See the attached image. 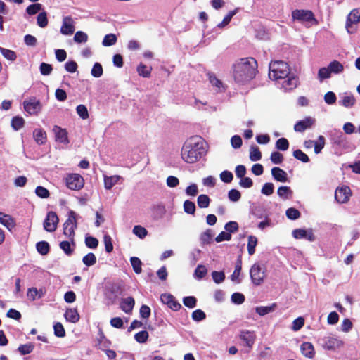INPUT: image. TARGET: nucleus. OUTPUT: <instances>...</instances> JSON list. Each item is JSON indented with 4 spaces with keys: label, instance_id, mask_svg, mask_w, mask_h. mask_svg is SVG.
<instances>
[{
    "label": "nucleus",
    "instance_id": "obj_39",
    "mask_svg": "<svg viewBox=\"0 0 360 360\" xmlns=\"http://www.w3.org/2000/svg\"><path fill=\"white\" fill-rule=\"evenodd\" d=\"M117 38L115 34H106L102 41L103 46H110L114 45L117 42Z\"/></svg>",
    "mask_w": 360,
    "mask_h": 360
},
{
    "label": "nucleus",
    "instance_id": "obj_21",
    "mask_svg": "<svg viewBox=\"0 0 360 360\" xmlns=\"http://www.w3.org/2000/svg\"><path fill=\"white\" fill-rule=\"evenodd\" d=\"M356 102V100L354 96L348 93H344L341 96V99L339 101L340 105L347 108L353 107Z\"/></svg>",
    "mask_w": 360,
    "mask_h": 360
},
{
    "label": "nucleus",
    "instance_id": "obj_1",
    "mask_svg": "<svg viewBox=\"0 0 360 360\" xmlns=\"http://www.w3.org/2000/svg\"><path fill=\"white\" fill-rule=\"evenodd\" d=\"M208 149V143L202 137L192 136L183 143L181 158L187 164H195L206 156Z\"/></svg>",
    "mask_w": 360,
    "mask_h": 360
},
{
    "label": "nucleus",
    "instance_id": "obj_3",
    "mask_svg": "<svg viewBox=\"0 0 360 360\" xmlns=\"http://www.w3.org/2000/svg\"><path fill=\"white\" fill-rule=\"evenodd\" d=\"M345 68L340 61L333 60L329 63L328 66L321 68L317 73V79L320 82L330 79L333 74L340 75L344 72Z\"/></svg>",
    "mask_w": 360,
    "mask_h": 360
},
{
    "label": "nucleus",
    "instance_id": "obj_31",
    "mask_svg": "<svg viewBox=\"0 0 360 360\" xmlns=\"http://www.w3.org/2000/svg\"><path fill=\"white\" fill-rule=\"evenodd\" d=\"M214 233L211 229H207L200 234V240L202 244H210L212 242Z\"/></svg>",
    "mask_w": 360,
    "mask_h": 360
},
{
    "label": "nucleus",
    "instance_id": "obj_27",
    "mask_svg": "<svg viewBox=\"0 0 360 360\" xmlns=\"http://www.w3.org/2000/svg\"><path fill=\"white\" fill-rule=\"evenodd\" d=\"M122 179L119 175L106 176L104 175V187L107 190L111 189Z\"/></svg>",
    "mask_w": 360,
    "mask_h": 360
},
{
    "label": "nucleus",
    "instance_id": "obj_38",
    "mask_svg": "<svg viewBox=\"0 0 360 360\" xmlns=\"http://www.w3.org/2000/svg\"><path fill=\"white\" fill-rule=\"evenodd\" d=\"M210 198L207 195L201 194L198 197L197 203L200 208H207L209 207Z\"/></svg>",
    "mask_w": 360,
    "mask_h": 360
},
{
    "label": "nucleus",
    "instance_id": "obj_33",
    "mask_svg": "<svg viewBox=\"0 0 360 360\" xmlns=\"http://www.w3.org/2000/svg\"><path fill=\"white\" fill-rule=\"evenodd\" d=\"M262 158V153L257 146H252L250 148V159L252 162L260 160Z\"/></svg>",
    "mask_w": 360,
    "mask_h": 360
},
{
    "label": "nucleus",
    "instance_id": "obj_15",
    "mask_svg": "<svg viewBox=\"0 0 360 360\" xmlns=\"http://www.w3.org/2000/svg\"><path fill=\"white\" fill-rule=\"evenodd\" d=\"M75 22L70 16H65L63 18L60 33L63 35H71L75 32Z\"/></svg>",
    "mask_w": 360,
    "mask_h": 360
},
{
    "label": "nucleus",
    "instance_id": "obj_6",
    "mask_svg": "<svg viewBox=\"0 0 360 360\" xmlns=\"http://www.w3.org/2000/svg\"><path fill=\"white\" fill-rule=\"evenodd\" d=\"M77 228L76 213L74 211H70L68 217L63 224V234L73 243L75 240V231Z\"/></svg>",
    "mask_w": 360,
    "mask_h": 360
},
{
    "label": "nucleus",
    "instance_id": "obj_8",
    "mask_svg": "<svg viewBox=\"0 0 360 360\" xmlns=\"http://www.w3.org/2000/svg\"><path fill=\"white\" fill-rule=\"evenodd\" d=\"M66 186L72 191H79L84 187V179L79 174H67L65 177Z\"/></svg>",
    "mask_w": 360,
    "mask_h": 360
},
{
    "label": "nucleus",
    "instance_id": "obj_42",
    "mask_svg": "<svg viewBox=\"0 0 360 360\" xmlns=\"http://www.w3.org/2000/svg\"><path fill=\"white\" fill-rule=\"evenodd\" d=\"M37 250L41 255H46L49 252V245L46 241H41L37 243Z\"/></svg>",
    "mask_w": 360,
    "mask_h": 360
},
{
    "label": "nucleus",
    "instance_id": "obj_37",
    "mask_svg": "<svg viewBox=\"0 0 360 360\" xmlns=\"http://www.w3.org/2000/svg\"><path fill=\"white\" fill-rule=\"evenodd\" d=\"M25 124V120L22 117H13L11 120V127L15 131H18L23 127Z\"/></svg>",
    "mask_w": 360,
    "mask_h": 360
},
{
    "label": "nucleus",
    "instance_id": "obj_18",
    "mask_svg": "<svg viewBox=\"0 0 360 360\" xmlns=\"http://www.w3.org/2000/svg\"><path fill=\"white\" fill-rule=\"evenodd\" d=\"M315 123V119L311 117H307L304 120L298 121L294 126V129L297 132H302L310 128Z\"/></svg>",
    "mask_w": 360,
    "mask_h": 360
},
{
    "label": "nucleus",
    "instance_id": "obj_56",
    "mask_svg": "<svg viewBox=\"0 0 360 360\" xmlns=\"http://www.w3.org/2000/svg\"><path fill=\"white\" fill-rule=\"evenodd\" d=\"M276 147L281 150H286L289 147L288 141L285 138H281L276 142Z\"/></svg>",
    "mask_w": 360,
    "mask_h": 360
},
{
    "label": "nucleus",
    "instance_id": "obj_51",
    "mask_svg": "<svg viewBox=\"0 0 360 360\" xmlns=\"http://www.w3.org/2000/svg\"><path fill=\"white\" fill-rule=\"evenodd\" d=\"M275 304L271 306H265V307H257L255 310L256 312L260 316H264L274 310Z\"/></svg>",
    "mask_w": 360,
    "mask_h": 360
},
{
    "label": "nucleus",
    "instance_id": "obj_46",
    "mask_svg": "<svg viewBox=\"0 0 360 360\" xmlns=\"http://www.w3.org/2000/svg\"><path fill=\"white\" fill-rule=\"evenodd\" d=\"M184 210L189 214H194L195 212V205L193 202L186 200L184 202Z\"/></svg>",
    "mask_w": 360,
    "mask_h": 360
},
{
    "label": "nucleus",
    "instance_id": "obj_20",
    "mask_svg": "<svg viewBox=\"0 0 360 360\" xmlns=\"http://www.w3.org/2000/svg\"><path fill=\"white\" fill-rule=\"evenodd\" d=\"M160 300L163 304H167L169 308H171L172 309H173L174 311L179 309L181 307V304L179 303H178L175 300L173 295H172L170 294H167V293L162 294L160 296Z\"/></svg>",
    "mask_w": 360,
    "mask_h": 360
},
{
    "label": "nucleus",
    "instance_id": "obj_24",
    "mask_svg": "<svg viewBox=\"0 0 360 360\" xmlns=\"http://www.w3.org/2000/svg\"><path fill=\"white\" fill-rule=\"evenodd\" d=\"M135 302L133 297H128L127 298L122 299L120 302V308L126 314H130L133 310Z\"/></svg>",
    "mask_w": 360,
    "mask_h": 360
},
{
    "label": "nucleus",
    "instance_id": "obj_9",
    "mask_svg": "<svg viewBox=\"0 0 360 360\" xmlns=\"http://www.w3.org/2000/svg\"><path fill=\"white\" fill-rule=\"evenodd\" d=\"M277 85L284 91H290L295 89L298 85V78L289 73L288 76L281 79L277 82Z\"/></svg>",
    "mask_w": 360,
    "mask_h": 360
},
{
    "label": "nucleus",
    "instance_id": "obj_59",
    "mask_svg": "<svg viewBox=\"0 0 360 360\" xmlns=\"http://www.w3.org/2000/svg\"><path fill=\"white\" fill-rule=\"evenodd\" d=\"M197 300L193 296L185 297L183 300L184 304L188 308H194L196 306Z\"/></svg>",
    "mask_w": 360,
    "mask_h": 360
},
{
    "label": "nucleus",
    "instance_id": "obj_7",
    "mask_svg": "<svg viewBox=\"0 0 360 360\" xmlns=\"http://www.w3.org/2000/svg\"><path fill=\"white\" fill-rule=\"evenodd\" d=\"M360 22V8L352 9L347 16L345 28L349 34L357 31L356 25Z\"/></svg>",
    "mask_w": 360,
    "mask_h": 360
},
{
    "label": "nucleus",
    "instance_id": "obj_36",
    "mask_svg": "<svg viewBox=\"0 0 360 360\" xmlns=\"http://www.w3.org/2000/svg\"><path fill=\"white\" fill-rule=\"evenodd\" d=\"M241 261L239 260L236 264L235 269L233 274L231 275V280L233 282H235L236 283H240V279L239 278V276L241 271Z\"/></svg>",
    "mask_w": 360,
    "mask_h": 360
},
{
    "label": "nucleus",
    "instance_id": "obj_19",
    "mask_svg": "<svg viewBox=\"0 0 360 360\" xmlns=\"http://www.w3.org/2000/svg\"><path fill=\"white\" fill-rule=\"evenodd\" d=\"M53 131L55 134V139L57 142L63 144H68L69 143L68 132L65 129L55 126L53 129Z\"/></svg>",
    "mask_w": 360,
    "mask_h": 360
},
{
    "label": "nucleus",
    "instance_id": "obj_32",
    "mask_svg": "<svg viewBox=\"0 0 360 360\" xmlns=\"http://www.w3.org/2000/svg\"><path fill=\"white\" fill-rule=\"evenodd\" d=\"M209 81L212 86L215 87L217 91H221L224 89V86L222 82L219 79L214 75L208 74Z\"/></svg>",
    "mask_w": 360,
    "mask_h": 360
},
{
    "label": "nucleus",
    "instance_id": "obj_13",
    "mask_svg": "<svg viewBox=\"0 0 360 360\" xmlns=\"http://www.w3.org/2000/svg\"><path fill=\"white\" fill-rule=\"evenodd\" d=\"M292 17L294 20H297L301 22H308L315 20L313 13L308 10H295L292 12Z\"/></svg>",
    "mask_w": 360,
    "mask_h": 360
},
{
    "label": "nucleus",
    "instance_id": "obj_11",
    "mask_svg": "<svg viewBox=\"0 0 360 360\" xmlns=\"http://www.w3.org/2000/svg\"><path fill=\"white\" fill-rule=\"evenodd\" d=\"M352 196V191L347 186L338 187L335 192V199L340 204L347 203Z\"/></svg>",
    "mask_w": 360,
    "mask_h": 360
},
{
    "label": "nucleus",
    "instance_id": "obj_50",
    "mask_svg": "<svg viewBox=\"0 0 360 360\" xmlns=\"http://www.w3.org/2000/svg\"><path fill=\"white\" fill-rule=\"evenodd\" d=\"M103 67L98 63H96L91 70V75L96 78L101 77L103 75Z\"/></svg>",
    "mask_w": 360,
    "mask_h": 360
},
{
    "label": "nucleus",
    "instance_id": "obj_49",
    "mask_svg": "<svg viewBox=\"0 0 360 360\" xmlns=\"http://www.w3.org/2000/svg\"><path fill=\"white\" fill-rule=\"evenodd\" d=\"M325 146V138L323 136H319L318 140L314 141V153L319 154Z\"/></svg>",
    "mask_w": 360,
    "mask_h": 360
},
{
    "label": "nucleus",
    "instance_id": "obj_25",
    "mask_svg": "<svg viewBox=\"0 0 360 360\" xmlns=\"http://www.w3.org/2000/svg\"><path fill=\"white\" fill-rule=\"evenodd\" d=\"M64 316L67 321L75 323L79 320V314L76 309H67Z\"/></svg>",
    "mask_w": 360,
    "mask_h": 360
},
{
    "label": "nucleus",
    "instance_id": "obj_29",
    "mask_svg": "<svg viewBox=\"0 0 360 360\" xmlns=\"http://www.w3.org/2000/svg\"><path fill=\"white\" fill-rule=\"evenodd\" d=\"M59 246L67 255H71L75 247V242L73 240L72 243L71 240L68 239V240L60 242Z\"/></svg>",
    "mask_w": 360,
    "mask_h": 360
},
{
    "label": "nucleus",
    "instance_id": "obj_41",
    "mask_svg": "<svg viewBox=\"0 0 360 360\" xmlns=\"http://www.w3.org/2000/svg\"><path fill=\"white\" fill-rule=\"evenodd\" d=\"M82 262L86 266H91L96 263V257L94 253L89 252L83 257Z\"/></svg>",
    "mask_w": 360,
    "mask_h": 360
},
{
    "label": "nucleus",
    "instance_id": "obj_43",
    "mask_svg": "<svg viewBox=\"0 0 360 360\" xmlns=\"http://www.w3.org/2000/svg\"><path fill=\"white\" fill-rule=\"evenodd\" d=\"M132 232L134 235L141 239L144 238L148 234L147 230L140 225L135 226L133 228Z\"/></svg>",
    "mask_w": 360,
    "mask_h": 360
},
{
    "label": "nucleus",
    "instance_id": "obj_22",
    "mask_svg": "<svg viewBox=\"0 0 360 360\" xmlns=\"http://www.w3.org/2000/svg\"><path fill=\"white\" fill-rule=\"evenodd\" d=\"M0 224L11 231L15 226L14 219L9 214L0 212Z\"/></svg>",
    "mask_w": 360,
    "mask_h": 360
},
{
    "label": "nucleus",
    "instance_id": "obj_48",
    "mask_svg": "<svg viewBox=\"0 0 360 360\" xmlns=\"http://www.w3.org/2000/svg\"><path fill=\"white\" fill-rule=\"evenodd\" d=\"M37 25L40 27L44 28L46 27L48 25L47 13L45 11L41 12L37 16Z\"/></svg>",
    "mask_w": 360,
    "mask_h": 360
},
{
    "label": "nucleus",
    "instance_id": "obj_53",
    "mask_svg": "<svg viewBox=\"0 0 360 360\" xmlns=\"http://www.w3.org/2000/svg\"><path fill=\"white\" fill-rule=\"evenodd\" d=\"M18 349L22 355L28 354L33 351L34 345L32 343L20 345Z\"/></svg>",
    "mask_w": 360,
    "mask_h": 360
},
{
    "label": "nucleus",
    "instance_id": "obj_60",
    "mask_svg": "<svg viewBox=\"0 0 360 360\" xmlns=\"http://www.w3.org/2000/svg\"><path fill=\"white\" fill-rule=\"evenodd\" d=\"M135 340L139 343L146 342L148 338V333L146 330H142L134 335Z\"/></svg>",
    "mask_w": 360,
    "mask_h": 360
},
{
    "label": "nucleus",
    "instance_id": "obj_57",
    "mask_svg": "<svg viewBox=\"0 0 360 360\" xmlns=\"http://www.w3.org/2000/svg\"><path fill=\"white\" fill-rule=\"evenodd\" d=\"M293 156L302 161V162H308L309 161V157L307 156V154H305L304 153H303L301 150L300 149H297V150H295L294 152H293Z\"/></svg>",
    "mask_w": 360,
    "mask_h": 360
},
{
    "label": "nucleus",
    "instance_id": "obj_16",
    "mask_svg": "<svg viewBox=\"0 0 360 360\" xmlns=\"http://www.w3.org/2000/svg\"><path fill=\"white\" fill-rule=\"evenodd\" d=\"M240 340L244 342V345L251 349L256 340V334L254 331L243 330L239 335Z\"/></svg>",
    "mask_w": 360,
    "mask_h": 360
},
{
    "label": "nucleus",
    "instance_id": "obj_5",
    "mask_svg": "<svg viewBox=\"0 0 360 360\" xmlns=\"http://www.w3.org/2000/svg\"><path fill=\"white\" fill-rule=\"evenodd\" d=\"M266 267L257 262L250 269V276L252 284L255 286L262 285L266 277Z\"/></svg>",
    "mask_w": 360,
    "mask_h": 360
},
{
    "label": "nucleus",
    "instance_id": "obj_35",
    "mask_svg": "<svg viewBox=\"0 0 360 360\" xmlns=\"http://www.w3.org/2000/svg\"><path fill=\"white\" fill-rule=\"evenodd\" d=\"M238 8L233 11H229L228 13V14L224 18L222 22H221L220 23H219L217 25V27L219 28H223L225 26H226L227 25H229L231 18L238 13Z\"/></svg>",
    "mask_w": 360,
    "mask_h": 360
},
{
    "label": "nucleus",
    "instance_id": "obj_23",
    "mask_svg": "<svg viewBox=\"0 0 360 360\" xmlns=\"http://www.w3.org/2000/svg\"><path fill=\"white\" fill-rule=\"evenodd\" d=\"M271 175L273 178L279 182H286L288 181V174L282 169L275 167L271 169Z\"/></svg>",
    "mask_w": 360,
    "mask_h": 360
},
{
    "label": "nucleus",
    "instance_id": "obj_55",
    "mask_svg": "<svg viewBox=\"0 0 360 360\" xmlns=\"http://www.w3.org/2000/svg\"><path fill=\"white\" fill-rule=\"evenodd\" d=\"M207 273V268L203 265H198L195 270L194 276L198 279L202 278Z\"/></svg>",
    "mask_w": 360,
    "mask_h": 360
},
{
    "label": "nucleus",
    "instance_id": "obj_12",
    "mask_svg": "<svg viewBox=\"0 0 360 360\" xmlns=\"http://www.w3.org/2000/svg\"><path fill=\"white\" fill-rule=\"evenodd\" d=\"M59 219L55 212L50 211L47 213L44 221V229L48 232H53L57 228Z\"/></svg>",
    "mask_w": 360,
    "mask_h": 360
},
{
    "label": "nucleus",
    "instance_id": "obj_45",
    "mask_svg": "<svg viewBox=\"0 0 360 360\" xmlns=\"http://www.w3.org/2000/svg\"><path fill=\"white\" fill-rule=\"evenodd\" d=\"M74 41L77 44L86 43L88 41V35L82 31H77L75 34Z\"/></svg>",
    "mask_w": 360,
    "mask_h": 360
},
{
    "label": "nucleus",
    "instance_id": "obj_26",
    "mask_svg": "<svg viewBox=\"0 0 360 360\" xmlns=\"http://www.w3.org/2000/svg\"><path fill=\"white\" fill-rule=\"evenodd\" d=\"M302 354L307 358H313L314 356V348L311 342H305L300 347Z\"/></svg>",
    "mask_w": 360,
    "mask_h": 360
},
{
    "label": "nucleus",
    "instance_id": "obj_58",
    "mask_svg": "<svg viewBox=\"0 0 360 360\" xmlns=\"http://www.w3.org/2000/svg\"><path fill=\"white\" fill-rule=\"evenodd\" d=\"M274 186L272 183H265L261 190V193L265 195H270L274 193Z\"/></svg>",
    "mask_w": 360,
    "mask_h": 360
},
{
    "label": "nucleus",
    "instance_id": "obj_40",
    "mask_svg": "<svg viewBox=\"0 0 360 360\" xmlns=\"http://www.w3.org/2000/svg\"><path fill=\"white\" fill-rule=\"evenodd\" d=\"M131 264L135 273L140 274L142 271V262L139 258L136 257H131L130 258Z\"/></svg>",
    "mask_w": 360,
    "mask_h": 360
},
{
    "label": "nucleus",
    "instance_id": "obj_63",
    "mask_svg": "<svg viewBox=\"0 0 360 360\" xmlns=\"http://www.w3.org/2000/svg\"><path fill=\"white\" fill-rule=\"evenodd\" d=\"M228 198L232 202H237L241 198L240 193L236 189H231L228 193Z\"/></svg>",
    "mask_w": 360,
    "mask_h": 360
},
{
    "label": "nucleus",
    "instance_id": "obj_10",
    "mask_svg": "<svg viewBox=\"0 0 360 360\" xmlns=\"http://www.w3.org/2000/svg\"><path fill=\"white\" fill-rule=\"evenodd\" d=\"M25 110L30 115H37L41 110L42 105L39 100L32 97L23 101Z\"/></svg>",
    "mask_w": 360,
    "mask_h": 360
},
{
    "label": "nucleus",
    "instance_id": "obj_54",
    "mask_svg": "<svg viewBox=\"0 0 360 360\" xmlns=\"http://www.w3.org/2000/svg\"><path fill=\"white\" fill-rule=\"evenodd\" d=\"M0 51L4 57L9 60L13 61L17 58L16 53L12 50L1 48Z\"/></svg>",
    "mask_w": 360,
    "mask_h": 360
},
{
    "label": "nucleus",
    "instance_id": "obj_62",
    "mask_svg": "<svg viewBox=\"0 0 360 360\" xmlns=\"http://www.w3.org/2000/svg\"><path fill=\"white\" fill-rule=\"evenodd\" d=\"M42 6L41 4H34L27 6L26 11L30 15H34L41 10Z\"/></svg>",
    "mask_w": 360,
    "mask_h": 360
},
{
    "label": "nucleus",
    "instance_id": "obj_2",
    "mask_svg": "<svg viewBox=\"0 0 360 360\" xmlns=\"http://www.w3.org/2000/svg\"><path fill=\"white\" fill-rule=\"evenodd\" d=\"M257 63L253 58H241L233 66V77L238 84H244L252 79L257 72Z\"/></svg>",
    "mask_w": 360,
    "mask_h": 360
},
{
    "label": "nucleus",
    "instance_id": "obj_4",
    "mask_svg": "<svg viewBox=\"0 0 360 360\" xmlns=\"http://www.w3.org/2000/svg\"><path fill=\"white\" fill-rule=\"evenodd\" d=\"M289 73V66L283 61H274L271 63L269 65V77L272 80L278 82L281 79H283L284 77H286V76H288Z\"/></svg>",
    "mask_w": 360,
    "mask_h": 360
},
{
    "label": "nucleus",
    "instance_id": "obj_52",
    "mask_svg": "<svg viewBox=\"0 0 360 360\" xmlns=\"http://www.w3.org/2000/svg\"><path fill=\"white\" fill-rule=\"evenodd\" d=\"M77 115L83 120L89 118V112L84 105H79L76 108Z\"/></svg>",
    "mask_w": 360,
    "mask_h": 360
},
{
    "label": "nucleus",
    "instance_id": "obj_17",
    "mask_svg": "<svg viewBox=\"0 0 360 360\" xmlns=\"http://www.w3.org/2000/svg\"><path fill=\"white\" fill-rule=\"evenodd\" d=\"M292 236L296 239H302L305 238L309 241H314L315 240V236L314 235L313 230L311 229H297L293 230Z\"/></svg>",
    "mask_w": 360,
    "mask_h": 360
},
{
    "label": "nucleus",
    "instance_id": "obj_28",
    "mask_svg": "<svg viewBox=\"0 0 360 360\" xmlns=\"http://www.w3.org/2000/svg\"><path fill=\"white\" fill-rule=\"evenodd\" d=\"M33 137L37 144L42 145L46 141V131L40 128L35 129L33 131Z\"/></svg>",
    "mask_w": 360,
    "mask_h": 360
},
{
    "label": "nucleus",
    "instance_id": "obj_64",
    "mask_svg": "<svg viewBox=\"0 0 360 360\" xmlns=\"http://www.w3.org/2000/svg\"><path fill=\"white\" fill-rule=\"evenodd\" d=\"M212 276L214 282L218 284L222 283L225 279V275L223 271H214L212 273Z\"/></svg>",
    "mask_w": 360,
    "mask_h": 360
},
{
    "label": "nucleus",
    "instance_id": "obj_14",
    "mask_svg": "<svg viewBox=\"0 0 360 360\" xmlns=\"http://www.w3.org/2000/svg\"><path fill=\"white\" fill-rule=\"evenodd\" d=\"M342 345L343 342L335 337L328 336L321 340L322 347L328 350H335L342 346Z\"/></svg>",
    "mask_w": 360,
    "mask_h": 360
},
{
    "label": "nucleus",
    "instance_id": "obj_34",
    "mask_svg": "<svg viewBox=\"0 0 360 360\" xmlns=\"http://www.w3.org/2000/svg\"><path fill=\"white\" fill-rule=\"evenodd\" d=\"M257 245V238L254 236H249L248 240V252L250 255H252L255 252V247Z\"/></svg>",
    "mask_w": 360,
    "mask_h": 360
},
{
    "label": "nucleus",
    "instance_id": "obj_44",
    "mask_svg": "<svg viewBox=\"0 0 360 360\" xmlns=\"http://www.w3.org/2000/svg\"><path fill=\"white\" fill-rule=\"evenodd\" d=\"M137 72L140 76L149 77L151 72V68H148L146 65L141 63L137 67Z\"/></svg>",
    "mask_w": 360,
    "mask_h": 360
},
{
    "label": "nucleus",
    "instance_id": "obj_30",
    "mask_svg": "<svg viewBox=\"0 0 360 360\" xmlns=\"http://www.w3.org/2000/svg\"><path fill=\"white\" fill-rule=\"evenodd\" d=\"M277 194L281 199L285 200L292 197V191L289 186H282L278 187L277 190Z\"/></svg>",
    "mask_w": 360,
    "mask_h": 360
},
{
    "label": "nucleus",
    "instance_id": "obj_47",
    "mask_svg": "<svg viewBox=\"0 0 360 360\" xmlns=\"http://www.w3.org/2000/svg\"><path fill=\"white\" fill-rule=\"evenodd\" d=\"M286 217L291 220H295L300 218V212L298 210L290 207L288 208L285 212Z\"/></svg>",
    "mask_w": 360,
    "mask_h": 360
},
{
    "label": "nucleus",
    "instance_id": "obj_61",
    "mask_svg": "<svg viewBox=\"0 0 360 360\" xmlns=\"http://www.w3.org/2000/svg\"><path fill=\"white\" fill-rule=\"evenodd\" d=\"M54 334L59 338H63L65 335V331L63 325L58 322L53 326Z\"/></svg>",
    "mask_w": 360,
    "mask_h": 360
}]
</instances>
